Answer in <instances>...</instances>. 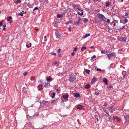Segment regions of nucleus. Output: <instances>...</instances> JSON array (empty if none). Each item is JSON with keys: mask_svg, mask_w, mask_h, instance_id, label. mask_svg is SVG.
I'll use <instances>...</instances> for the list:
<instances>
[{"mask_svg": "<svg viewBox=\"0 0 129 129\" xmlns=\"http://www.w3.org/2000/svg\"><path fill=\"white\" fill-rule=\"evenodd\" d=\"M12 19V17L10 16L8 17L7 18V20L8 21H9L11 19Z\"/></svg>", "mask_w": 129, "mask_h": 129, "instance_id": "obj_24", "label": "nucleus"}, {"mask_svg": "<svg viewBox=\"0 0 129 129\" xmlns=\"http://www.w3.org/2000/svg\"><path fill=\"white\" fill-rule=\"evenodd\" d=\"M125 26H123L121 28H119V29L120 30H122L123 29H125Z\"/></svg>", "mask_w": 129, "mask_h": 129, "instance_id": "obj_25", "label": "nucleus"}, {"mask_svg": "<svg viewBox=\"0 0 129 129\" xmlns=\"http://www.w3.org/2000/svg\"><path fill=\"white\" fill-rule=\"evenodd\" d=\"M53 55H55L56 54V53H53Z\"/></svg>", "mask_w": 129, "mask_h": 129, "instance_id": "obj_59", "label": "nucleus"}, {"mask_svg": "<svg viewBox=\"0 0 129 129\" xmlns=\"http://www.w3.org/2000/svg\"><path fill=\"white\" fill-rule=\"evenodd\" d=\"M52 93L53 95V96H52V98H53L55 96V92H53V93Z\"/></svg>", "mask_w": 129, "mask_h": 129, "instance_id": "obj_30", "label": "nucleus"}, {"mask_svg": "<svg viewBox=\"0 0 129 129\" xmlns=\"http://www.w3.org/2000/svg\"><path fill=\"white\" fill-rule=\"evenodd\" d=\"M96 57V56L95 55H93L92 57H91V58L93 59L95 58Z\"/></svg>", "mask_w": 129, "mask_h": 129, "instance_id": "obj_38", "label": "nucleus"}, {"mask_svg": "<svg viewBox=\"0 0 129 129\" xmlns=\"http://www.w3.org/2000/svg\"><path fill=\"white\" fill-rule=\"evenodd\" d=\"M108 105V104L106 103H105L104 105V106H107Z\"/></svg>", "mask_w": 129, "mask_h": 129, "instance_id": "obj_45", "label": "nucleus"}, {"mask_svg": "<svg viewBox=\"0 0 129 129\" xmlns=\"http://www.w3.org/2000/svg\"><path fill=\"white\" fill-rule=\"evenodd\" d=\"M99 93L98 92H95L94 93V94L96 95H99Z\"/></svg>", "mask_w": 129, "mask_h": 129, "instance_id": "obj_31", "label": "nucleus"}, {"mask_svg": "<svg viewBox=\"0 0 129 129\" xmlns=\"http://www.w3.org/2000/svg\"><path fill=\"white\" fill-rule=\"evenodd\" d=\"M94 2H96L98 1V0H93Z\"/></svg>", "mask_w": 129, "mask_h": 129, "instance_id": "obj_60", "label": "nucleus"}, {"mask_svg": "<svg viewBox=\"0 0 129 129\" xmlns=\"http://www.w3.org/2000/svg\"><path fill=\"white\" fill-rule=\"evenodd\" d=\"M48 83H46L45 84V85L44 86V87H45L46 86H47L48 85Z\"/></svg>", "mask_w": 129, "mask_h": 129, "instance_id": "obj_48", "label": "nucleus"}, {"mask_svg": "<svg viewBox=\"0 0 129 129\" xmlns=\"http://www.w3.org/2000/svg\"><path fill=\"white\" fill-rule=\"evenodd\" d=\"M86 49V48L84 46H83L82 47V48L81 49V50L83 51L84 49Z\"/></svg>", "mask_w": 129, "mask_h": 129, "instance_id": "obj_29", "label": "nucleus"}, {"mask_svg": "<svg viewBox=\"0 0 129 129\" xmlns=\"http://www.w3.org/2000/svg\"><path fill=\"white\" fill-rule=\"evenodd\" d=\"M76 108L77 109L82 110L84 109L83 106L81 105H79L77 106L76 107Z\"/></svg>", "mask_w": 129, "mask_h": 129, "instance_id": "obj_7", "label": "nucleus"}, {"mask_svg": "<svg viewBox=\"0 0 129 129\" xmlns=\"http://www.w3.org/2000/svg\"><path fill=\"white\" fill-rule=\"evenodd\" d=\"M97 16L98 18L101 20H103L105 22H106V18L103 14L99 13L97 14Z\"/></svg>", "mask_w": 129, "mask_h": 129, "instance_id": "obj_1", "label": "nucleus"}, {"mask_svg": "<svg viewBox=\"0 0 129 129\" xmlns=\"http://www.w3.org/2000/svg\"><path fill=\"white\" fill-rule=\"evenodd\" d=\"M96 70L97 71H101V69H100L97 68L96 69Z\"/></svg>", "mask_w": 129, "mask_h": 129, "instance_id": "obj_46", "label": "nucleus"}, {"mask_svg": "<svg viewBox=\"0 0 129 129\" xmlns=\"http://www.w3.org/2000/svg\"><path fill=\"white\" fill-rule=\"evenodd\" d=\"M55 35L57 38L58 39L60 38L61 36L59 35L57 31H56L55 32Z\"/></svg>", "mask_w": 129, "mask_h": 129, "instance_id": "obj_10", "label": "nucleus"}, {"mask_svg": "<svg viewBox=\"0 0 129 129\" xmlns=\"http://www.w3.org/2000/svg\"><path fill=\"white\" fill-rule=\"evenodd\" d=\"M43 86L42 84L41 85H39L38 86V89L39 90H42L43 89V88H42Z\"/></svg>", "mask_w": 129, "mask_h": 129, "instance_id": "obj_12", "label": "nucleus"}, {"mask_svg": "<svg viewBox=\"0 0 129 129\" xmlns=\"http://www.w3.org/2000/svg\"><path fill=\"white\" fill-rule=\"evenodd\" d=\"M6 29V28L5 27H4L3 28V29L4 30H5Z\"/></svg>", "mask_w": 129, "mask_h": 129, "instance_id": "obj_61", "label": "nucleus"}, {"mask_svg": "<svg viewBox=\"0 0 129 129\" xmlns=\"http://www.w3.org/2000/svg\"><path fill=\"white\" fill-rule=\"evenodd\" d=\"M106 22L107 23H109L110 22V20L109 19H107V20L106 21Z\"/></svg>", "mask_w": 129, "mask_h": 129, "instance_id": "obj_34", "label": "nucleus"}, {"mask_svg": "<svg viewBox=\"0 0 129 129\" xmlns=\"http://www.w3.org/2000/svg\"><path fill=\"white\" fill-rule=\"evenodd\" d=\"M104 112L105 113H103L106 116H109V114L108 112H107L106 110H104Z\"/></svg>", "mask_w": 129, "mask_h": 129, "instance_id": "obj_16", "label": "nucleus"}, {"mask_svg": "<svg viewBox=\"0 0 129 129\" xmlns=\"http://www.w3.org/2000/svg\"><path fill=\"white\" fill-rule=\"evenodd\" d=\"M116 25V24L115 23H114L113 24V25L114 26H115Z\"/></svg>", "mask_w": 129, "mask_h": 129, "instance_id": "obj_62", "label": "nucleus"}, {"mask_svg": "<svg viewBox=\"0 0 129 129\" xmlns=\"http://www.w3.org/2000/svg\"><path fill=\"white\" fill-rule=\"evenodd\" d=\"M83 12H82L80 14V15H81V16H82L83 15Z\"/></svg>", "mask_w": 129, "mask_h": 129, "instance_id": "obj_51", "label": "nucleus"}, {"mask_svg": "<svg viewBox=\"0 0 129 129\" xmlns=\"http://www.w3.org/2000/svg\"><path fill=\"white\" fill-rule=\"evenodd\" d=\"M38 9V8L37 7L35 8L34 9H33V11H35L36 10H37Z\"/></svg>", "mask_w": 129, "mask_h": 129, "instance_id": "obj_39", "label": "nucleus"}, {"mask_svg": "<svg viewBox=\"0 0 129 129\" xmlns=\"http://www.w3.org/2000/svg\"><path fill=\"white\" fill-rule=\"evenodd\" d=\"M96 81V78L95 77H93L91 81V84H94Z\"/></svg>", "mask_w": 129, "mask_h": 129, "instance_id": "obj_6", "label": "nucleus"}, {"mask_svg": "<svg viewBox=\"0 0 129 129\" xmlns=\"http://www.w3.org/2000/svg\"><path fill=\"white\" fill-rule=\"evenodd\" d=\"M6 26V25H3V27H5Z\"/></svg>", "mask_w": 129, "mask_h": 129, "instance_id": "obj_64", "label": "nucleus"}, {"mask_svg": "<svg viewBox=\"0 0 129 129\" xmlns=\"http://www.w3.org/2000/svg\"><path fill=\"white\" fill-rule=\"evenodd\" d=\"M77 50V48L76 47H75L73 51H76Z\"/></svg>", "mask_w": 129, "mask_h": 129, "instance_id": "obj_36", "label": "nucleus"}, {"mask_svg": "<svg viewBox=\"0 0 129 129\" xmlns=\"http://www.w3.org/2000/svg\"><path fill=\"white\" fill-rule=\"evenodd\" d=\"M76 79V77L75 75H70L69 77V80L70 82H72L75 81Z\"/></svg>", "mask_w": 129, "mask_h": 129, "instance_id": "obj_2", "label": "nucleus"}, {"mask_svg": "<svg viewBox=\"0 0 129 129\" xmlns=\"http://www.w3.org/2000/svg\"><path fill=\"white\" fill-rule=\"evenodd\" d=\"M54 64L55 65H56L57 66L58 65V63L56 61L54 62Z\"/></svg>", "mask_w": 129, "mask_h": 129, "instance_id": "obj_37", "label": "nucleus"}, {"mask_svg": "<svg viewBox=\"0 0 129 129\" xmlns=\"http://www.w3.org/2000/svg\"><path fill=\"white\" fill-rule=\"evenodd\" d=\"M69 96L68 94V93H66L65 95H63L62 96L63 98L64 99V100H66L67 99Z\"/></svg>", "mask_w": 129, "mask_h": 129, "instance_id": "obj_8", "label": "nucleus"}, {"mask_svg": "<svg viewBox=\"0 0 129 129\" xmlns=\"http://www.w3.org/2000/svg\"><path fill=\"white\" fill-rule=\"evenodd\" d=\"M17 2H18V3H20L21 2V1L20 0H18Z\"/></svg>", "mask_w": 129, "mask_h": 129, "instance_id": "obj_47", "label": "nucleus"}, {"mask_svg": "<svg viewBox=\"0 0 129 129\" xmlns=\"http://www.w3.org/2000/svg\"><path fill=\"white\" fill-rule=\"evenodd\" d=\"M42 103L44 104V105H48L49 103V102L47 101H42Z\"/></svg>", "mask_w": 129, "mask_h": 129, "instance_id": "obj_11", "label": "nucleus"}, {"mask_svg": "<svg viewBox=\"0 0 129 129\" xmlns=\"http://www.w3.org/2000/svg\"><path fill=\"white\" fill-rule=\"evenodd\" d=\"M57 85H56L55 86L54 88H57Z\"/></svg>", "mask_w": 129, "mask_h": 129, "instance_id": "obj_53", "label": "nucleus"}, {"mask_svg": "<svg viewBox=\"0 0 129 129\" xmlns=\"http://www.w3.org/2000/svg\"><path fill=\"white\" fill-rule=\"evenodd\" d=\"M3 24V23H2V22H0V26L2 25Z\"/></svg>", "mask_w": 129, "mask_h": 129, "instance_id": "obj_54", "label": "nucleus"}, {"mask_svg": "<svg viewBox=\"0 0 129 129\" xmlns=\"http://www.w3.org/2000/svg\"><path fill=\"white\" fill-rule=\"evenodd\" d=\"M61 51V49H58V51L57 52L58 53H59Z\"/></svg>", "mask_w": 129, "mask_h": 129, "instance_id": "obj_42", "label": "nucleus"}, {"mask_svg": "<svg viewBox=\"0 0 129 129\" xmlns=\"http://www.w3.org/2000/svg\"><path fill=\"white\" fill-rule=\"evenodd\" d=\"M90 36V34H86L85 36L83 37V39H85L88 36Z\"/></svg>", "mask_w": 129, "mask_h": 129, "instance_id": "obj_17", "label": "nucleus"}, {"mask_svg": "<svg viewBox=\"0 0 129 129\" xmlns=\"http://www.w3.org/2000/svg\"><path fill=\"white\" fill-rule=\"evenodd\" d=\"M123 22H125V23L127 22L128 21L127 20V19H126V18H125V19H124L123 20Z\"/></svg>", "mask_w": 129, "mask_h": 129, "instance_id": "obj_27", "label": "nucleus"}, {"mask_svg": "<svg viewBox=\"0 0 129 129\" xmlns=\"http://www.w3.org/2000/svg\"><path fill=\"white\" fill-rule=\"evenodd\" d=\"M44 38H45V40L44 41H47V40L46 38V36H44Z\"/></svg>", "mask_w": 129, "mask_h": 129, "instance_id": "obj_41", "label": "nucleus"}, {"mask_svg": "<svg viewBox=\"0 0 129 129\" xmlns=\"http://www.w3.org/2000/svg\"><path fill=\"white\" fill-rule=\"evenodd\" d=\"M83 19V21L85 23H86L88 21V20L86 18H84Z\"/></svg>", "mask_w": 129, "mask_h": 129, "instance_id": "obj_23", "label": "nucleus"}, {"mask_svg": "<svg viewBox=\"0 0 129 129\" xmlns=\"http://www.w3.org/2000/svg\"><path fill=\"white\" fill-rule=\"evenodd\" d=\"M116 119L117 120V121L118 122H119L120 121V120L119 119V118H118L117 116H116Z\"/></svg>", "mask_w": 129, "mask_h": 129, "instance_id": "obj_28", "label": "nucleus"}, {"mask_svg": "<svg viewBox=\"0 0 129 129\" xmlns=\"http://www.w3.org/2000/svg\"><path fill=\"white\" fill-rule=\"evenodd\" d=\"M71 55L72 56H74L75 55L74 52H73L71 54Z\"/></svg>", "mask_w": 129, "mask_h": 129, "instance_id": "obj_44", "label": "nucleus"}, {"mask_svg": "<svg viewBox=\"0 0 129 129\" xmlns=\"http://www.w3.org/2000/svg\"><path fill=\"white\" fill-rule=\"evenodd\" d=\"M124 119L125 120V123H126L129 122V116L128 115H126L124 116Z\"/></svg>", "mask_w": 129, "mask_h": 129, "instance_id": "obj_4", "label": "nucleus"}, {"mask_svg": "<svg viewBox=\"0 0 129 129\" xmlns=\"http://www.w3.org/2000/svg\"><path fill=\"white\" fill-rule=\"evenodd\" d=\"M86 73L87 74H89V72H90V71L89 70H86Z\"/></svg>", "mask_w": 129, "mask_h": 129, "instance_id": "obj_33", "label": "nucleus"}, {"mask_svg": "<svg viewBox=\"0 0 129 129\" xmlns=\"http://www.w3.org/2000/svg\"><path fill=\"white\" fill-rule=\"evenodd\" d=\"M23 13L22 12H20L19 14V15H20L21 16H23Z\"/></svg>", "mask_w": 129, "mask_h": 129, "instance_id": "obj_32", "label": "nucleus"}, {"mask_svg": "<svg viewBox=\"0 0 129 129\" xmlns=\"http://www.w3.org/2000/svg\"><path fill=\"white\" fill-rule=\"evenodd\" d=\"M113 120H115V119H116V117H113Z\"/></svg>", "mask_w": 129, "mask_h": 129, "instance_id": "obj_57", "label": "nucleus"}, {"mask_svg": "<svg viewBox=\"0 0 129 129\" xmlns=\"http://www.w3.org/2000/svg\"><path fill=\"white\" fill-rule=\"evenodd\" d=\"M52 25L55 27H57L58 26V24L57 22H54L53 23Z\"/></svg>", "mask_w": 129, "mask_h": 129, "instance_id": "obj_13", "label": "nucleus"}, {"mask_svg": "<svg viewBox=\"0 0 129 129\" xmlns=\"http://www.w3.org/2000/svg\"><path fill=\"white\" fill-rule=\"evenodd\" d=\"M27 74V72H25L23 74V75L24 76H26Z\"/></svg>", "mask_w": 129, "mask_h": 129, "instance_id": "obj_35", "label": "nucleus"}, {"mask_svg": "<svg viewBox=\"0 0 129 129\" xmlns=\"http://www.w3.org/2000/svg\"><path fill=\"white\" fill-rule=\"evenodd\" d=\"M31 44L30 43H29V44L26 45V46L28 48H29L30 47H31Z\"/></svg>", "mask_w": 129, "mask_h": 129, "instance_id": "obj_22", "label": "nucleus"}, {"mask_svg": "<svg viewBox=\"0 0 129 129\" xmlns=\"http://www.w3.org/2000/svg\"><path fill=\"white\" fill-rule=\"evenodd\" d=\"M105 6L106 7H108L109 6L110 3L109 2H107L106 3Z\"/></svg>", "mask_w": 129, "mask_h": 129, "instance_id": "obj_18", "label": "nucleus"}, {"mask_svg": "<svg viewBox=\"0 0 129 129\" xmlns=\"http://www.w3.org/2000/svg\"><path fill=\"white\" fill-rule=\"evenodd\" d=\"M101 52L102 54H107V51H102Z\"/></svg>", "mask_w": 129, "mask_h": 129, "instance_id": "obj_21", "label": "nucleus"}, {"mask_svg": "<svg viewBox=\"0 0 129 129\" xmlns=\"http://www.w3.org/2000/svg\"><path fill=\"white\" fill-rule=\"evenodd\" d=\"M94 48V47L93 46H91V49H93V48Z\"/></svg>", "mask_w": 129, "mask_h": 129, "instance_id": "obj_58", "label": "nucleus"}, {"mask_svg": "<svg viewBox=\"0 0 129 129\" xmlns=\"http://www.w3.org/2000/svg\"><path fill=\"white\" fill-rule=\"evenodd\" d=\"M69 23V21L67 22H66V24L67 25Z\"/></svg>", "mask_w": 129, "mask_h": 129, "instance_id": "obj_50", "label": "nucleus"}, {"mask_svg": "<svg viewBox=\"0 0 129 129\" xmlns=\"http://www.w3.org/2000/svg\"><path fill=\"white\" fill-rule=\"evenodd\" d=\"M78 20L77 22H75V23L76 24H80L81 23V18L80 17L78 18Z\"/></svg>", "mask_w": 129, "mask_h": 129, "instance_id": "obj_9", "label": "nucleus"}, {"mask_svg": "<svg viewBox=\"0 0 129 129\" xmlns=\"http://www.w3.org/2000/svg\"><path fill=\"white\" fill-rule=\"evenodd\" d=\"M80 95L79 94L77 93H76L74 95V96L76 98H77L79 97Z\"/></svg>", "mask_w": 129, "mask_h": 129, "instance_id": "obj_19", "label": "nucleus"}, {"mask_svg": "<svg viewBox=\"0 0 129 129\" xmlns=\"http://www.w3.org/2000/svg\"><path fill=\"white\" fill-rule=\"evenodd\" d=\"M90 85L89 84H87L85 86L84 88L85 89H88L90 88Z\"/></svg>", "mask_w": 129, "mask_h": 129, "instance_id": "obj_15", "label": "nucleus"}, {"mask_svg": "<svg viewBox=\"0 0 129 129\" xmlns=\"http://www.w3.org/2000/svg\"><path fill=\"white\" fill-rule=\"evenodd\" d=\"M34 127L33 126H31L29 127V128L30 129H33Z\"/></svg>", "mask_w": 129, "mask_h": 129, "instance_id": "obj_49", "label": "nucleus"}, {"mask_svg": "<svg viewBox=\"0 0 129 129\" xmlns=\"http://www.w3.org/2000/svg\"><path fill=\"white\" fill-rule=\"evenodd\" d=\"M120 39L119 40L125 42L126 40V38L125 37H122L120 38Z\"/></svg>", "mask_w": 129, "mask_h": 129, "instance_id": "obj_5", "label": "nucleus"}, {"mask_svg": "<svg viewBox=\"0 0 129 129\" xmlns=\"http://www.w3.org/2000/svg\"><path fill=\"white\" fill-rule=\"evenodd\" d=\"M72 22H73L72 21V20H71V21H70L69 22V23H72Z\"/></svg>", "mask_w": 129, "mask_h": 129, "instance_id": "obj_55", "label": "nucleus"}, {"mask_svg": "<svg viewBox=\"0 0 129 129\" xmlns=\"http://www.w3.org/2000/svg\"><path fill=\"white\" fill-rule=\"evenodd\" d=\"M71 29V27H69L68 28V30L69 31Z\"/></svg>", "mask_w": 129, "mask_h": 129, "instance_id": "obj_43", "label": "nucleus"}, {"mask_svg": "<svg viewBox=\"0 0 129 129\" xmlns=\"http://www.w3.org/2000/svg\"><path fill=\"white\" fill-rule=\"evenodd\" d=\"M55 102V100H53L51 102V103H54Z\"/></svg>", "mask_w": 129, "mask_h": 129, "instance_id": "obj_52", "label": "nucleus"}, {"mask_svg": "<svg viewBox=\"0 0 129 129\" xmlns=\"http://www.w3.org/2000/svg\"><path fill=\"white\" fill-rule=\"evenodd\" d=\"M46 80L47 81H52V80L51 79V77L50 76H49L48 77V78H47Z\"/></svg>", "mask_w": 129, "mask_h": 129, "instance_id": "obj_14", "label": "nucleus"}, {"mask_svg": "<svg viewBox=\"0 0 129 129\" xmlns=\"http://www.w3.org/2000/svg\"><path fill=\"white\" fill-rule=\"evenodd\" d=\"M116 56V54L113 52L109 54H107V56L108 57L109 59L110 60V58L115 56Z\"/></svg>", "mask_w": 129, "mask_h": 129, "instance_id": "obj_3", "label": "nucleus"}, {"mask_svg": "<svg viewBox=\"0 0 129 129\" xmlns=\"http://www.w3.org/2000/svg\"><path fill=\"white\" fill-rule=\"evenodd\" d=\"M103 81L105 83L106 85H107L108 83H107V79H104L103 80Z\"/></svg>", "mask_w": 129, "mask_h": 129, "instance_id": "obj_20", "label": "nucleus"}, {"mask_svg": "<svg viewBox=\"0 0 129 129\" xmlns=\"http://www.w3.org/2000/svg\"><path fill=\"white\" fill-rule=\"evenodd\" d=\"M114 21L116 22V23H118V20H114Z\"/></svg>", "mask_w": 129, "mask_h": 129, "instance_id": "obj_56", "label": "nucleus"}, {"mask_svg": "<svg viewBox=\"0 0 129 129\" xmlns=\"http://www.w3.org/2000/svg\"><path fill=\"white\" fill-rule=\"evenodd\" d=\"M4 20H2L1 22H2V23H3V22H4Z\"/></svg>", "mask_w": 129, "mask_h": 129, "instance_id": "obj_63", "label": "nucleus"}, {"mask_svg": "<svg viewBox=\"0 0 129 129\" xmlns=\"http://www.w3.org/2000/svg\"><path fill=\"white\" fill-rule=\"evenodd\" d=\"M57 17L59 18H60L61 17H62V15H60V14H58L57 15Z\"/></svg>", "mask_w": 129, "mask_h": 129, "instance_id": "obj_26", "label": "nucleus"}, {"mask_svg": "<svg viewBox=\"0 0 129 129\" xmlns=\"http://www.w3.org/2000/svg\"><path fill=\"white\" fill-rule=\"evenodd\" d=\"M113 108V106H111V107H110V110L111 111H112V109Z\"/></svg>", "mask_w": 129, "mask_h": 129, "instance_id": "obj_40", "label": "nucleus"}]
</instances>
